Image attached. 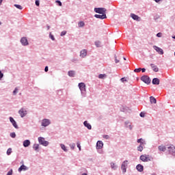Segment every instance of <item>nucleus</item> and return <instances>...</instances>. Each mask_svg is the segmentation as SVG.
Wrapping results in <instances>:
<instances>
[{
    "instance_id": "a878e982",
    "label": "nucleus",
    "mask_w": 175,
    "mask_h": 175,
    "mask_svg": "<svg viewBox=\"0 0 175 175\" xmlns=\"http://www.w3.org/2000/svg\"><path fill=\"white\" fill-rule=\"evenodd\" d=\"M150 103H157V99L153 96L150 97Z\"/></svg>"
},
{
    "instance_id": "423d86ee",
    "label": "nucleus",
    "mask_w": 175,
    "mask_h": 175,
    "mask_svg": "<svg viewBox=\"0 0 175 175\" xmlns=\"http://www.w3.org/2000/svg\"><path fill=\"white\" fill-rule=\"evenodd\" d=\"M168 151L171 155H174V157H175V146L174 145H170L168 147Z\"/></svg>"
},
{
    "instance_id": "f8f14e48",
    "label": "nucleus",
    "mask_w": 175,
    "mask_h": 175,
    "mask_svg": "<svg viewBox=\"0 0 175 175\" xmlns=\"http://www.w3.org/2000/svg\"><path fill=\"white\" fill-rule=\"evenodd\" d=\"M21 43L23 46H28V40H27V38L23 37L21 39Z\"/></svg>"
},
{
    "instance_id": "58836bf2",
    "label": "nucleus",
    "mask_w": 175,
    "mask_h": 175,
    "mask_svg": "<svg viewBox=\"0 0 175 175\" xmlns=\"http://www.w3.org/2000/svg\"><path fill=\"white\" fill-rule=\"evenodd\" d=\"M10 136H11V137H12V138L16 137V133H10Z\"/></svg>"
},
{
    "instance_id": "6ab92c4d",
    "label": "nucleus",
    "mask_w": 175,
    "mask_h": 175,
    "mask_svg": "<svg viewBox=\"0 0 175 175\" xmlns=\"http://www.w3.org/2000/svg\"><path fill=\"white\" fill-rule=\"evenodd\" d=\"M136 169L138 172H143L144 170V167L143 165H142L141 164H138L137 166H136Z\"/></svg>"
},
{
    "instance_id": "0eeeda50",
    "label": "nucleus",
    "mask_w": 175,
    "mask_h": 175,
    "mask_svg": "<svg viewBox=\"0 0 175 175\" xmlns=\"http://www.w3.org/2000/svg\"><path fill=\"white\" fill-rule=\"evenodd\" d=\"M126 166H128V161H124L121 166L122 173H126Z\"/></svg>"
},
{
    "instance_id": "412c9836",
    "label": "nucleus",
    "mask_w": 175,
    "mask_h": 175,
    "mask_svg": "<svg viewBox=\"0 0 175 175\" xmlns=\"http://www.w3.org/2000/svg\"><path fill=\"white\" fill-rule=\"evenodd\" d=\"M83 125H85V126L86 128H88V129H92V126H91V124H90V123H88V122L85 121L83 122Z\"/></svg>"
},
{
    "instance_id": "1a4fd4ad",
    "label": "nucleus",
    "mask_w": 175,
    "mask_h": 175,
    "mask_svg": "<svg viewBox=\"0 0 175 175\" xmlns=\"http://www.w3.org/2000/svg\"><path fill=\"white\" fill-rule=\"evenodd\" d=\"M154 50H155L157 53H159L161 55H163V49L157 46H153Z\"/></svg>"
},
{
    "instance_id": "c9c22d12",
    "label": "nucleus",
    "mask_w": 175,
    "mask_h": 175,
    "mask_svg": "<svg viewBox=\"0 0 175 175\" xmlns=\"http://www.w3.org/2000/svg\"><path fill=\"white\" fill-rule=\"evenodd\" d=\"M61 36H65V35H66V31H63L61 32Z\"/></svg>"
},
{
    "instance_id": "c756f323",
    "label": "nucleus",
    "mask_w": 175,
    "mask_h": 175,
    "mask_svg": "<svg viewBox=\"0 0 175 175\" xmlns=\"http://www.w3.org/2000/svg\"><path fill=\"white\" fill-rule=\"evenodd\" d=\"M15 8H16L17 9H19V10H23V7L18 4H15L14 5Z\"/></svg>"
},
{
    "instance_id": "f03ea898",
    "label": "nucleus",
    "mask_w": 175,
    "mask_h": 175,
    "mask_svg": "<svg viewBox=\"0 0 175 175\" xmlns=\"http://www.w3.org/2000/svg\"><path fill=\"white\" fill-rule=\"evenodd\" d=\"M139 159L142 161V162H148L151 161V159H150V155L147 154H142L140 156Z\"/></svg>"
},
{
    "instance_id": "ddd939ff",
    "label": "nucleus",
    "mask_w": 175,
    "mask_h": 175,
    "mask_svg": "<svg viewBox=\"0 0 175 175\" xmlns=\"http://www.w3.org/2000/svg\"><path fill=\"white\" fill-rule=\"evenodd\" d=\"M10 121L12 124L13 126L16 128V129H18V126L13 118L10 117Z\"/></svg>"
},
{
    "instance_id": "dca6fc26",
    "label": "nucleus",
    "mask_w": 175,
    "mask_h": 175,
    "mask_svg": "<svg viewBox=\"0 0 175 175\" xmlns=\"http://www.w3.org/2000/svg\"><path fill=\"white\" fill-rule=\"evenodd\" d=\"M144 146H146V142H141L139 146L137 147V150L140 152L143 151V147H144Z\"/></svg>"
},
{
    "instance_id": "72a5a7b5",
    "label": "nucleus",
    "mask_w": 175,
    "mask_h": 175,
    "mask_svg": "<svg viewBox=\"0 0 175 175\" xmlns=\"http://www.w3.org/2000/svg\"><path fill=\"white\" fill-rule=\"evenodd\" d=\"M77 146L79 151H81V146H80V143L77 142Z\"/></svg>"
},
{
    "instance_id": "aec40b11",
    "label": "nucleus",
    "mask_w": 175,
    "mask_h": 175,
    "mask_svg": "<svg viewBox=\"0 0 175 175\" xmlns=\"http://www.w3.org/2000/svg\"><path fill=\"white\" fill-rule=\"evenodd\" d=\"M152 84H154L156 85H159V79L154 78L152 79Z\"/></svg>"
},
{
    "instance_id": "a19ab883",
    "label": "nucleus",
    "mask_w": 175,
    "mask_h": 175,
    "mask_svg": "<svg viewBox=\"0 0 175 175\" xmlns=\"http://www.w3.org/2000/svg\"><path fill=\"white\" fill-rule=\"evenodd\" d=\"M115 62L116 64H118V62H120V59H117V56H115Z\"/></svg>"
},
{
    "instance_id": "13d9d810",
    "label": "nucleus",
    "mask_w": 175,
    "mask_h": 175,
    "mask_svg": "<svg viewBox=\"0 0 175 175\" xmlns=\"http://www.w3.org/2000/svg\"><path fill=\"white\" fill-rule=\"evenodd\" d=\"M123 59H124V61H126V58L125 57H123Z\"/></svg>"
},
{
    "instance_id": "39448f33",
    "label": "nucleus",
    "mask_w": 175,
    "mask_h": 175,
    "mask_svg": "<svg viewBox=\"0 0 175 175\" xmlns=\"http://www.w3.org/2000/svg\"><path fill=\"white\" fill-rule=\"evenodd\" d=\"M142 81H144V83H146V84H150L151 83V80H150V77L148 76L144 75L141 77Z\"/></svg>"
},
{
    "instance_id": "20e7f679",
    "label": "nucleus",
    "mask_w": 175,
    "mask_h": 175,
    "mask_svg": "<svg viewBox=\"0 0 175 175\" xmlns=\"http://www.w3.org/2000/svg\"><path fill=\"white\" fill-rule=\"evenodd\" d=\"M79 90L81 92V94H85V83H79Z\"/></svg>"
},
{
    "instance_id": "f3484780",
    "label": "nucleus",
    "mask_w": 175,
    "mask_h": 175,
    "mask_svg": "<svg viewBox=\"0 0 175 175\" xmlns=\"http://www.w3.org/2000/svg\"><path fill=\"white\" fill-rule=\"evenodd\" d=\"M87 56V50L83 49L81 51L80 53V57H81V58H84V57Z\"/></svg>"
},
{
    "instance_id": "4d7b16f0",
    "label": "nucleus",
    "mask_w": 175,
    "mask_h": 175,
    "mask_svg": "<svg viewBox=\"0 0 175 175\" xmlns=\"http://www.w3.org/2000/svg\"><path fill=\"white\" fill-rule=\"evenodd\" d=\"M155 2H159L161 0H154Z\"/></svg>"
},
{
    "instance_id": "2f4dec72",
    "label": "nucleus",
    "mask_w": 175,
    "mask_h": 175,
    "mask_svg": "<svg viewBox=\"0 0 175 175\" xmlns=\"http://www.w3.org/2000/svg\"><path fill=\"white\" fill-rule=\"evenodd\" d=\"M12 154V148H8L7 150V154L10 155Z\"/></svg>"
},
{
    "instance_id": "37998d69",
    "label": "nucleus",
    "mask_w": 175,
    "mask_h": 175,
    "mask_svg": "<svg viewBox=\"0 0 175 175\" xmlns=\"http://www.w3.org/2000/svg\"><path fill=\"white\" fill-rule=\"evenodd\" d=\"M120 80L122 83H124V81H128V80L125 79V77L122 78Z\"/></svg>"
},
{
    "instance_id": "a18cd8bd",
    "label": "nucleus",
    "mask_w": 175,
    "mask_h": 175,
    "mask_svg": "<svg viewBox=\"0 0 175 175\" xmlns=\"http://www.w3.org/2000/svg\"><path fill=\"white\" fill-rule=\"evenodd\" d=\"M49 36L52 40H55V38H54V36H53L52 34H50Z\"/></svg>"
},
{
    "instance_id": "ea45409f",
    "label": "nucleus",
    "mask_w": 175,
    "mask_h": 175,
    "mask_svg": "<svg viewBox=\"0 0 175 175\" xmlns=\"http://www.w3.org/2000/svg\"><path fill=\"white\" fill-rule=\"evenodd\" d=\"M12 174H13V170H10L8 172V174H7V175H12Z\"/></svg>"
},
{
    "instance_id": "5fc2aeb1",
    "label": "nucleus",
    "mask_w": 175,
    "mask_h": 175,
    "mask_svg": "<svg viewBox=\"0 0 175 175\" xmlns=\"http://www.w3.org/2000/svg\"><path fill=\"white\" fill-rule=\"evenodd\" d=\"M95 44H96V47H99V42H96Z\"/></svg>"
},
{
    "instance_id": "a211bd4d",
    "label": "nucleus",
    "mask_w": 175,
    "mask_h": 175,
    "mask_svg": "<svg viewBox=\"0 0 175 175\" xmlns=\"http://www.w3.org/2000/svg\"><path fill=\"white\" fill-rule=\"evenodd\" d=\"M150 66H151V68H152V69L154 72H159V68H158V67L157 66H155V64H151Z\"/></svg>"
},
{
    "instance_id": "3c124183",
    "label": "nucleus",
    "mask_w": 175,
    "mask_h": 175,
    "mask_svg": "<svg viewBox=\"0 0 175 175\" xmlns=\"http://www.w3.org/2000/svg\"><path fill=\"white\" fill-rule=\"evenodd\" d=\"M44 71H45V72H49V67H48V66H46V67H45Z\"/></svg>"
},
{
    "instance_id": "cd10ccee",
    "label": "nucleus",
    "mask_w": 175,
    "mask_h": 175,
    "mask_svg": "<svg viewBox=\"0 0 175 175\" xmlns=\"http://www.w3.org/2000/svg\"><path fill=\"white\" fill-rule=\"evenodd\" d=\"M78 25H79V28H81V27H84V25H85V23H84L83 21H80L78 23Z\"/></svg>"
},
{
    "instance_id": "6e6d98bb",
    "label": "nucleus",
    "mask_w": 175,
    "mask_h": 175,
    "mask_svg": "<svg viewBox=\"0 0 175 175\" xmlns=\"http://www.w3.org/2000/svg\"><path fill=\"white\" fill-rule=\"evenodd\" d=\"M3 0H0V5H2V2Z\"/></svg>"
},
{
    "instance_id": "4c0bfd02",
    "label": "nucleus",
    "mask_w": 175,
    "mask_h": 175,
    "mask_svg": "<svg viewBox=\"0 0 175 175\" xmlns=\"http://www.w3.org/2000/svg\"><path fill=\"white\" fill-rule=\"evenodd\" d=\"M18 92V89L17 88H15V90L13 92L14 95H16V94Z\"/></svg>"
},
{
    "instance_id": "79ce46f5",
    "label": "nucleus",
    "mask_w": 175,
    "mask_h": 175,
    "mask_svg": "<svg viewBox=\"0 0 175 175\" xmlns=\"http://www.w3.org/2000/svg\"><path fill=\"white\" fill-rule=\"evenodd\" d=\"M142 140H143V139H142V138L137 139V143H140V144H141L142 143H144V142H142Z\"/></svg>"
},
{
    "instance_id": "5701e85b",
    "label": "nucleus",
    "mask_w": 175,
    "mask_h": 175,
    "mask_svg": "<svg viewBox=\"0 0 175 175\" xmlns=\"http://www.w3.org/2000/svg\"><path fill=\"white\" fill-rule=\"evenodd\" d=\"M30 144H31V142L28 139H26L23 142V146L25 147H28L29 146Z\"/></svg>"
},
{
    "instance_id": "393cba45",
    "label": "nucleus",
    "mask_w": 175,
    "mask_h": 175,
    "mask_svg": "<svg viewBox=\"0 0 175 175\" xmlns=\"http://www.w3.org/2000/svg\"><path fill=\"white\" fill-rule=\"evenodd\" d=\"M23 170H27V166L23 165L18 168V172H23Z\"/></svg>"
},
{
    "instance_id": "e433bc0d",
    "label": "nucleus",
    "mask_w": 175,
    "mask_h": 175,
    "mask_svg": "<svg viewBox=\"0 0 175 175\" xmlns=\"http://www.w3.org/2000/svg\"><path fill=\"white\" fill-rule=\"evenodd\" d=\"M142 68H136L134 70V72H136L137 73H139V72H141Z\"/></svg>"
},
{
    "instance_id": "9b49d317",
    "label": "nucleus",
    "mask_w": 175,
    "mask_h": 175,
    "mask_svg": "<svg viewBox=\"0 0 175 175\" xmlns=\"http://www.w3.org/2000/svg\"><path fill=\"white\" fill-rule=\"evenodd\" d=\"M94 17H96V18H100V20H104V18H107V16H106V14H102V15L95 14Z\"/></svg>"
},
{
    "instance_id": "6e6552de",
    "label": "nucleus",
    "mask_w": 175,
    "mask_h": 175,
    "mask_svg": "<svg viewBox=\"0 0 175 175\" xmlns=\"http://www.w3.org/2000/svg\"><path fill=\"white\" fill-rule=\"evenodd\" d=\"M21 117H25V116H27V110H25V109L24 108H21L19 111H18Z\"/></svg>"
},
{
    "instance_id": "bb28decb",
    "label": "nucleus",
    "mask_w": 175,
    "mask_h": 175,
    "mask_svg": "<svg viewBox=\"0 0 175 175\" xmlns=\"http://www.w3.org/2000/svg\"><path fill=\"white\" fill-rule=\"evenodd\" d=\"M106 77H107V75H106V74H100L98 75V78L100 79H106Z\"/></svg>"
},
{
    "instance_id": "473e14b6",
    "label": "nucleus",
    "mask_w": 175,
    "mask_h": 175,
    "mask_svg": "<svg viewBox=\"0 0 175 175\" xmlns=\"http://www.w3.org/2000/svg\"><path fill=\"white\" fill-rule=\"evenodd\" d=\"M70 147L71 150H75V147H76V144H72L70 145Z\"/></svg>"
},
{
    "instance_id": "4be33fe9",
    "label": "nucleus",
    "mask_w": 175,
    "mask_h": 175,
    "mask_svg": "<svg viewBox=\"0 0 175 175\" xmlns=\"http://www.w3.org/2000/svg\"><path fill=\"white\" fill-rule=\"evenodd\" d=\"M158 149L159 151H162L164 152V151H166V146L163 145H161L158 147Z\"/></svg>"
},
{
    "instance_id": "7ed1b4c3",
    "label": "nucleus",
    "mask_w": 175,
    "mask_h": 175,
    "mask_svg": "<svg viewBox=\"0 0 175 175\" xmlns=\"http://www.w3.org/2000/svg\"><path fill=\"white\" fill-rule=\"evenodd\" d=\"M38 142L40 144H42V146H44L46 147V146H49V142L44 140V137H38Z\"/></svg>"
},
{
    "instance_id": "8fccbe9b",
    "label": "nucleus",
    "mask_w": 175,
    "mask_h": 175,
    "mask_svg": "<svg viewBox=\"0 0 175 175\" xmlns=\"http://www.w3.org/2000/svg\"><path fill=\"white\" fill-rule=\"evenodd\" d=\"M36 6H39V5H40L39 1H38V0L36 1Z\"/></svg>"
},
{
    "instance_id": "4468645a",
    "label": "nucleus",
    "mask_w": 175,
    "mask_h": 175,
    "mask_svg": "<svg viewBox=\"0 0 175 175\" xmlns=\"http://www.w3.org/2000/svg\"><path fill=\"white\" fill-rule=\"evenodd\" d=\"M131 17L133 20H135L136 21H140V20H142L139 16L135 14H131Z\"/></svg>"
},
{
    "instance_id": "7c9ffc66",
    "label": "nucleus",
    "mask_w": 175,
    "mask_h": 175,
    "mask_svg": "<svg viewBox=\"0 0 175 175\" xmlns=\"http://www.w3.org/2000/svg\"><path fill=\"white\" fill-rule=\"evenodd\" d=\"M61 148H62L66 152L68 151V149H66V146H65L64 144L60 145Z\"/></svg>"
},
{
    "instance_id": "2eb2a0df",
    "label": "nucleus",
    "mask_w": 175,
    "mask_h": 175,
    "mask_svg": "<svg viewBox=\"0 0 175 175\" xmlns=\"http://www.w3.org/2000/svg\"><path fill=\"white\" fill-rule=\"evenodd\" d=\"M103 142L102 141H98L96 143V148L98 150H100V148H103Z\"/></svg>"
},
{
    "instance_id": "864d4df0",
    "label": "nucleus",
    "mask_w": 175,
    "mask_h": 175,
    "mask_svg": "<svg viewBox=\"0 0 175 175\" xmlns=\"http://www.w3.org/2000/svg\"><path fill=\"white\" fill-rule=\"evenodd\" d=\"M141 70H142V73H144V72H146V68H141Z\"/></svg>"
},
{
    "instance_id": "f257e3e1",
    "label": "nucleus",
    "mask_w": 175,
    "mask_h": 175,
    "mask_svg": "<svg viewBox=\"0 0 175 175\" xmlns=\"http://www.w3.org/2000/svg\"><path fill=\"white\" fill-rule=\"evenodd\" d=\"M106 10L105 8H97L94 9L96 13H98L99 14H106Z\"/></svg>"
},
{
    "instance_id": "c85d7f7f",
    "label": "nucleus",
    "mask_w": 175,
    "mask_h": 175,
    "mask_svg": "<svg viewBox=\"0 0 175 175\" xmlns=\"http://www.w3.org/2000/svg\"><path fill=\"white\" fill-rule=\"evenodd\" d=\"M33 148L35 151H38V150H39V144H34Z\"/></svg>"
},
{
    "instance_id": "09e8293b",
    "label": "nucleus",
    "mask_w": 175,
    "mask_h": 175,
    "mask_svg": "<svg viewBox=\"0 0 175 175\" xmlns=\"http://www.w3.org/2000/svg\"><path fill=\"white\" fill-rule=\"evenodd\" d=\"M3 77V73H2L1 71H0V80Z\"/></svg>"
},
{
    "instance_id": "de8ad7c7",
    "label": "nucleus",
    "mask_w": 175,
    "mask_h": 175,
    "mask_svg": "<svg viewBox=\"0 0 175 175\" xmlns=\"http://www.w3.org/2000/svg\"><path fill=\"white\" fill-rule=\"evenodd\" d=\"M157 38H161L162 36V33H158L157 34Z\"/></svg>"
},
{
    "instance_id": "bf43d9fd",
    "label": "nucleus",
    "mask_w": 175,
    "mask_h": 175,
    "mask_svg": "<svg viewBox=\"0 0 175 175\" xmlns=\"http://www.w3.org/2000/svg\"><path fill=\"white\" fill-rule=\"evenodd\" d=\"M0 25H1V22H0Z\"/></svg>"
},
{
    "instance_id": "603ef678",
    "label": "nucleus",
    "mask_w": 175,
    "mask_h": 175,
    "mask_svg": "<svg viewBox=\"0 0 175 175\" xmlns=\"http://www.w3.org/2000/svg\"><path fill=\"white\" fill-rule=\"evenodd\" d=\"M140 117H144V113L141 112L140 113Z\"/></svg>"
},
{
    "instance_id": "b1692460",
    "label": "nucleus",
    "mask_w": 175,
    "mask_h": 175,
    "mask_svg": "<svg viewBox=\"0 0 175 175\" xmlns=\"http://www.w3.org/2000/svg\"><path fill=\"white\" fill-rule=\"evenodd\" d=\"M68 74L70 77H75V72L74 70H70Z\"/></svg>"
},
{
    "instance_id": "9d476101",
    "label": "nucleus",
    "mask_w": 175,
    "mask_h": 175,
    "mask_svg": "<svg viewBox=\"0 0 175 175\" xmlns=\"http://www.w3.org/2000/svg\"><path fill=\"white\" fill-rule=\"evenodd\" d=\"M49 125H50V120L49 119H43L42 126H49Z\"/></svg>"
},
{
    "instance_id": "f704fd0d",
    "label": "nucleus",
    "mask_w": 175,
    "mask_h": 175,
    "mask_svg": "<svg viewBox=\"0 0 175 175\" xmlns=\"http://www.w3.org/2000/svg\"><path fill=\"white\" fill-rule=\"evenodd\" d=\"M56 3H58L59 6H62V3L59 0H57Z\"/></svg>"
},
{
    "instance_id": "c03bdc74",
    "label": "nucleus",
    "mask_w": 175,
    "mask_h": 175,
    "mask_svg": "<svg viewBox=\"0 0 175 175\" xmlns=\"http://www.w3.org/2000/svg\"><path fill=\"white\" fill-rule=\"evenodd\" d=\"M111 169H116V164L111 163Z\"/></svg>"
},
{
    "instance_id": "49530a36",
    "label": "nucleus",
    "mask_w": 175,
    "mask_h": 175,
    "mask_svg": "<svg viewBox=\"0 0 175 175\" xmlns=\"http://www.w3.org/2000/svg\"><path fill=\"white\" fill-rule=\"evenodd\" d=\"M103 137H104V139H106L107 140L110 139V137L109 135H104Z\"/></svg>"
}]
</instances>
